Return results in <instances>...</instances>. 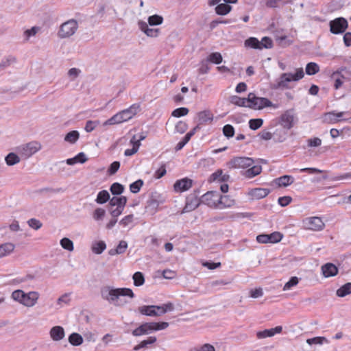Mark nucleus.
<instances>
[{
	"instance_id": "2eb2a0df",
	"label": "nucleus",
	"mask_w": 351,
	"mask_h": 351,
	"mask_svg": "<svg viewBox=\"0 0 351 351\" xmlns=\"http://www.w3.org/2000/svg\"><path fill=\"white\" fill-rule=\"evenodd\" d=\"M304 224L306 228L315 231L322 230L324 228V223L319 217L306 218L304 221Z\"/></svg>"
},
{
	"instance_id": "8fccbe9b",
	"label": "nucleus",
	"mask_w": 351,
	"mask_h": 351,
	"mask_svg": "<svg viewBox=\"0 0 351 351\" xmlns=\"http://www.w3.org/2000/svg\"><path fill=\"white\" fill-rule=\"evenodd\" d=\"M306 73L308 75L316 74L319 71V67L317 64L315 62H309L306 66Z\"/></svg>"
},
{
	"instance_id": "7c9ffc66",
	"label": "nucleus",
	"mask_w": 351,
	"mask_h": 351,
	"mask_svg": "<svg viewBox=\"0 0 351 351\" xmlns=\"http://www.w3.org/2000/svg\"><path fill=\"white\" fill-rule=\"evenodd\" d=\"M287 136V130L284 129L283 127L276 128L273 132V139L275 142L282 143L284 142Z\"/></svg>"
},
{
	"instance_id": "774afa93",
	"label": "nucleus",
	"mask_w": 351,
	"mask_h": 351,
	"mask_svg": "<svg viewBox=\"0 0 351 351\" xmlns=\"http://www.w3.org/2000/svg\"><path fill=\"white\" fill-rule=\"evenodd\" d=\"M82 71L77 68H71L68 71V76L71 81L75 80L81 74Z\"/></svg>"
},
{
	"instance_id": "9b49d317",
	"label": "nucleus",
	"mask_w": 351,
	"mask_h": 351,
	"mask_svg": "<svg viewBox=\"0 0 351 351\" xmlns=\"http://www.w3.org/2000/svg\"><path fill=\"white\" fill-rule=\"evenodd\" d=\"M202 204L201 198H198L197 193L195 191L193 193L189 194L186 198V204L183 210L182 213H189L194 210Z\"/></svg>"
},
{
	"instance_id": "2f4dec72",
	"label": "nucleus",
	"mask_w": 351,
	"mask_h": 351,
	"mask_svg": "<svg viewBox=\"0 0 351 351\" xmlns=\"http://www.w3.org/2000/svg\"><path fill=\"white\" fill-rule=\"evenodd\" d=\"M173 304L171 302H167L162 305H155V310L156 311V316H160L167 312L173 311Z\"/></svg>"
},
{
	"instance_id": "680f3d73",
	"label": "nucleus",
	"mask_w": 351,
	"mask_h": 351,
	"mask_svg": "<svg viewBox=\"0 0 351 351\" xmlns=\"http://www.w3.org/2000/svg\"><path fill=\"white\" fill-rule=\"evenodd\" d=\"M299 282V279L296 276L291 277L283 287V291H288L291 289L293 287L296 286Z\"/></svg>"
},
{
	"instance_id": "c9c22d12",
	"label": "nucleus",
	"mask_w": 351,
	"mask_h": 351,
	"mask_svg": "<svg viewBox=\"0 0 351 351\" xmlns=\"http://www.w3.org/2000/svg\"><path fill=\"white\" fill-rule=\"evenodd\" d=\"M232 7L230 5L224 2L216 5L215 10L217 14L223 16L228 14L232 10Z\"/></svg>"
},
{
	"instance_id": "f8f14e48",
	"label": "nucleus",
	"mask_w": 351,
	"mask_h": 351,
	"mask_svg": "<svg viewBox=\"0 0 351 351\" xmlns=\"http://www.w3.org/2000/svg\"><path fill=\"white\" fill-rule=\"evenodd\" d=\"M219 193L215 191H208L201 197L202 204L208 207L218 208Z\"/></svg>"
},
{
	"instance_id": "bb28decb",
	"label": "nucleus",
	"mask_w": 351,
	"mask_h": 351,
	"mask_svg": "<svg viewBox=\"0 0 351 351\" xmlns=\"http://www.w3.org/2000/svg\"><path fill=\"white\" fill-rule=\"evenodd\" d=\"M323 275L326 278L335 276L338 273V268L332 263H326L322 267Z\"/></svg>"
},
{
	"instance_id": "052dcab7",
	"label": "nucleus",
	"mask_w": 351,
	"mask_h": 351,
	"mask_svg": "<svg viewBox=\"0 0 351 351\" xmlns=\"http://www.w3.org/2000/svg\"><path fill=\"white\" fill-rule=\"evenodd\" d=\"M25 293L20 289L15 290L12 293V298L22 304Z\"/></svg>"
},
{
	"instance_id": "5701e85b",
	"label": "nucleus",
	"mask_w": 351,
	"mask_h": 351,
	"mask_svg": "<svg viewBox=\"0 0 351 351\" xmlns=\"http://www.w3.org/2000/svg\"><path fill=\"white\" fill-rule=\"evenodd\" d=\"M346 114H348L346 112H335L333 111L326 113L325 117L330 122L335 123L341 121L348 120V118H343V116Z\"/></svg>"
},
{
	"instance_id": "6e6552de",
	"label": "nucleus",
	"mask_w": 351,
	"mask_h": 351,
	"mask_svg": "<svg viewBox=\"0 0 351 351\" xmlns=\"http://www.w3.org/2000/svg\"><path fill=\"white\" fill-rule=\"evenodd\" d=\"M41 145L39 143L32 141L18 147L17 152L23 157L27 158L39 151Z\"/></svg>"
},
{
	"instance_id": "49530a36",
	"label": "nucleus",
	"mask_w": 351,
	"mask_h": 351,
	"mask_svg": "<svg viewBox=\"0 0 351 351\" xmlns=\"http://www.w3.org/2000/svg\"><path fill=\"white\" fill-rule=\"evenodd\" d=\"M247 98H241L237 95H233L230 97V101L232 104L240 107H247Z\"/></svg>"
},
{
	"instance_id": "c756f323",
	"label": "nucleus",
	"mask_w": 351,
	"mask_h": 351,
	"mask_svg": "<svg viewBox=\"0 0 351 351\" xmlns=\"http://www.w3.org/2000/svg\"><path fill=\"white\" fill-rule=\"evenodd\" d=\"M294 182V178L291 176L285 175L280 178H276L274 182L278 186H288Z\"/></svg>"
},
{
	"instance_id": "3c124183",
	"label": "nucleus",
	"mask_w": 351,
	"mask_h": 351,
	"mask_svg": "<svg viewBox=\"0 0 351 351\" xmlns=\"http://www.w3.org/2000/svg\"><path fill=\"white\" fill-rule=\"evenodd\" d=\"M16 62V59L14 57L12 56H9L4 59H3L0 63V71L5 69L12 63Z\"/></svg>"
},
{
	"instance_id": "864d4df0",
	"label": "nucleus",
	"mask_w": 351,
	"mask_h": 351,
	"mask_svg": "<svg viewBox=\"0 0 351 351\" xmlns=\"http://www.w3.org/2000/svg\"><path fill=\"white\" fill-rule=\"evenodd\" d=\"M134 285L136 287L143 285L145 282L143 274L140 271H136L133 275Z\"/></svg>"
},
{
	"instance_id": "338daca9",
	"label": "nucleus",
	"mask_w": 351,
	"mask_h": 351,
	"mask_svg": "<svg viewBox=\"0 0 351 351\" xmlns=\"http://www.w3.org/2000/svg\"><path fill=\"white\" fill-rule=\"evenodd\" d=\"M27 224L30 228L36 230L40 229L43 226V223L40 222V221L35 218L29 219L27 221Z\"/></svg>"
},
{
	"instance_id": "20e7f679",
	"label": "nucleus",
	"mask_w": 351,
	"mask_h": 351,
	"mask_svg": "<svg viewBox=\"0 0 351 351\" xmlns=\"http://www.w3.org/2000/svg\"><path fill=\"white\" fill-rule=\"evenodd\" d=\"M169 325V323L166 322L143 323L132 331V335L134 337L149 335L155 331L165 330Z\"/></svg>"
},
{
	"instance_id": "4d7b16f0",
	"label": "nucleus",
	"mask_w": 351,
	"mask_h": 351,
	"mask_svg": "<svg viewBox=\"0 0 351 351\" xmlns=\"http://www.w3.org/2000/svg\"><path fill=\"white\" fill-rule=\"evenodd\" d=\"M263 124L262 119H252L249 121V127L252 130H256L260 128Z\"/></svg>"
},
{
	"instance_id": "6ab92c4d",
	"label": "nucleus",
	"mask_w": 351,
	"mask_h": 351,
	"mask_svg": "<svg viewBox=\"0 0 351 351\" xmlns=\"http://www.w3.org/2000/svg\"><path fill=\"white\" fill-rule=\"evenodd\" d=\"M282 327L281 326H276L273 328L265 329L262 331H258L256 334L258 339H265L267 337H271L274 336L276 334H279L282 332Z\"/></svg>"
},
{
	"instance_id": "0eeeda50",
	"label": "nucleus",
	"mask_w": 351,
	"mask_h": 351,
	"mask_svg": "<svg viewBox=\"0 0 351 351\" xmlns=\"http://www.w3.org/2000/svg\"><path fill=\"white\" fill-rule=\"evenodd\" d=\"M78 24L76 20L70 19L63 23L60 27L58 36L60 38H68L73 35L77 29Z\"/></svg>"
},
{
	"instance_id": "f03ea898",
	"label": "nucleus",
	"mask_w": 351,
	"mask_h": 351,
	"mask_svg": "<svg viewBox=\"0 0 351 351\" xmlns=\"http://www.w3.org/2000/svg\"><path fill=\"white\" fill-rule=\"evenodd\" d=\"M140 110L141 104L139 103L134 104L129 108L117 112L106 120L104 125H114L128 121L134 117Z\"/></svg>"
},
{
	"instance_id": "473e14b6",
	"label": "nucleus",
	"mask_w": 351,
	"mask_h": 351,
	"mask_svg": "<svg viewBox=\"0 0 351 351\" xmlns=\"http://www.w3.org/2000/svg\"><path fill=\"white\" fill-rule=\"evenodd\" d=\"M87 160V158L84 152L77 154L73 158H68L66 160V163L69 165H73L76 163L83 164Z\"/></svg>"
},
{
	"instance_id": "c85d7f7f",
	"label": "nucleus",
	"mask_w": 351,
	"mask_h": 351,
	"mask_svg": "<svg viewBox=\"0 0 351 351\" xmlns=\"http://www.w3.org/2000/svg\"><path fill=\"white\" fill-rule=\"evenodd\" d=\"M262 171V167L261 165H254L248 167V169L242 173V175L248 179H251L258 175Z\"/></svg>"
},
{
	"instance_id": "37998d69",
	"label": "nucleus",
	"mask_w": 351,
	"mask_h": 351,
	"mask_svg": "<svg viewBox=\"0 0 351 351\" xmlns=\"http://www.w3.org/2000/svg\"><path fill=\"white\" fill-rule=\"evenodd\" d=\"M68 339H69V342L74 346H80L83 343L82 337L77 332L71 333L69 336Z\"/></svg>"
},
{
	"instance_id": "a19ab883",
	"label": "nucleus",
	"mask_w": 351,
	"mask_h": 351,
	"mask_svg": "<svg viewBox=\"0 0 351 351\" xmlns=\"http://www.w3.org/2000/svg\"><path fill=\"white\" fill-rule=\"evenodd\" d=\"M135 136H133V138L131 139L130 143L132 144V148L131 149H127L124 152V155L125 156H131L136 154L141 145V143H139L138 141H134V138Z\"/></svg>"
},
{
	"instance_id": "f704fd0d",
	"label": "nucleus",
	"mask_w": 351,
	"mask_h": 351,
	"mask_svg": "<svg viewBox=\"0 0 351 351\" xmlns=\"http://www.w3.org/2000/svg\"><path fill=\"white\" fill-rule=\"evenodd\" d=\"M127 203V197L125 196L113 197L110 199V205L111 206H117V208H125Z\"/></svg>"
},
{
	"instance_id": "f257e3e1",
	"label": "nucleus",
	"mask_w": 351,
	"mask_h": 351,
	"mask_svg": "<svg viewBox=\"0 0 351 351\" xmlns=\"http://www.w3.org/2000/svg\"><path fill=\"white\" fill-rule=\"evenodd\" d=\"M101 298L108 301L110 304L115 306H122L121 300H119L120 297H129L133 298L134 294L132 290L130 288H114L111 286H104L100 289Z\"/></svg>"
},
{
	"instance_id": "4468645a",
	"label": "nucleus",
	"mask_w": 351,
	"mask_h": 351,
	"mask_svg": "<svg viewBox=\"0 0 351 351\" xmlns=\"http://www.w3.org/2000/svg\"><path fill=\"white\" fill-rule=\"evenodd\" d=\"M346 72V68H341L339 70L331 74L330 79L334 82V88L335 90L339 89L345 82L348 81V77L344 75Z\"/></svg>"
},
{
	"instance_id": "f3484780",
	"label": "nucleus",
	"mask_w": 351,
	"mask_h": 351,
	"mask_svg": "<svg viewBox=\"0 0 351 351\" xmlns=\"http://www.w3.org/2000/svg\"><path fill=\"white\" fill-rule=\"evenodd\" d=\"M192 185L193 180L188 178H184L177 180L173 185V188L176 192H184L191 188Z\"/></svg>"
},
{
	"instance_id": "a18cd8bd",
	"label": "nucleus",
	"mask_w": 351,
	"mask_h": 351,
	"mask_svg": "<svg viewBox=\"0 0 351 351\" xmlns=\"http://www.w3.org/2000/svg\"><path fill=\"white\" fill-rule=\"evenodd\" d=\"M222 56L219 52H213L209 54L206 60L208 62L219 64L222 62Z\"/></svg>"
},
{
	"instance_id": "a211bd4d",
	"label": "nucleus",
	"mask_w": 351,
	"mask_h": 351,
	"mask_svg": "<svg viewBox=\"0 0 351 351\" xmlns=\"http://www.w3.org/2000/svg\"><path fill=\"white\" fill-rule=\"evenodd\" d=\"M230 179V176L227 173H223L222 169H217L216 171L213 173L209 178V182H226Z\"/></svg>"
},
{
	"instance_id": "cd10ccee",
	"label": "nucleus",
	"mask_w": 351,
	"mask_h": 351,
	"mask_svg": "<svg viewBox=\"0 0 351 351\" xmlns=\"http://www.w3.org/2000/svg\"><path fill=\"white\" fill-rule=\"evenodd\" d=\"M235 204L234 199H232L228 195H222L219 194V209L230 208Z\"/></svg>"
},
{
	"instance_id": "58836bf2",
	"label": "nucleus",
	"mask_w": 351,
	"mask_h": 351,
	"mask_svg": "<svg viewBox=\"0 0 351 351\" xmlns=\"http://www.w3.org/2000/svg\"><path fill=\"white\" fill-rule=\"evenodd\" d=\"M157 339L154 336H150L147 339L142 341L140 343L134 347V350L138 351L142 348H147L149 345L156 343Z\"/></svg>"
},
{
	"instance_id": "7ed1b4c3",
	"label": "nucleus",
	"mask_w": 351,
	"mask_h": 351,
	"mask_svg": "<svg viewBox=\"0 0 351 351\" xmlns=\"http://www.w3.org/2000/svg\"><path fill=\"white\" fill-rule=\"evenodd\" d=\"M304 75L302 68L297 69L295 73H282L276 83L273 85L274 89H287L290 88L289 83L291 82H296L301 80Z\"/></svg>"
},
{
	"instance_id": "4c0bfd02",
	"label": "nucleus",
	"mask_w": 351,
	"mask_h": 351,
	"mask_svg": "<svg viewBox=\"0 0 351 351\" xmlns=\"http://www.w3.org/2000/svg\"><path fill=\"white\" fill-rule=\"evenodd\" d=\"M138 312L146 316H156V311L155 310V305L142 306L138 307Z\"/></svg>"
},
{
	"instance_id": "4be33fe9",
	"label": "nucleus",
	"mask_w": 351,
	"mask_h": 351,
	"mask_svg": "<svg viewBox=\"0 0 351 351\" xmlns=\"http://www.w3.org/2000/svg\"><path fill=\"white\" fill-rule=\"evenodd\" d=\"M139 29L143 32L147 36L156 37L158 36L160 29L158 28H150L148 24L145 22L140 21H138Z\"/></svg>"
},
{
	"instance_id": "ddd939ff",
	"label": "nucleus",
	"mask_w": 351,
	"mask_h": 351,
	"mask_svg": "<svg viewBox=\"0 0 351 351\" xmlns=\"http://www.w3.org/2000/svg\"><path fill=\"white\" fill-rule=\"evenodd\" d=\"M283 235L279 232H274L271 234H261L256 237V241L259 243H276L281 241Z\"/></svg>"
},
{
	"instance_id": "79ce46f5",
	"label": "nucleus",
	"mask_w": 351,
	"mask_h": 351,
	"mask_svg": "<svg viewBox=\"0 0 351 351\" xmlns=\"http://www.w3.org/2000/svg\"><path fill=\"white\" fill-rule=\"evenodd\" d=\"M351 293V282H347L337 290V295L341 298Z\"/></svg>"
},
{
	"instance_id": "5fc2aeb1",
	"label": "nucleus",
	"mask_w": 351,
	"mask_h": 351,
	"mask_svg": "<svg viewBox=\"0 0 351 351\" xmlns=\"http://www.w3.org/2000/svg\"><path fill=\"white\" fill-rule=\"evenodd\" d=\"M60 243L62 247L64 248V250L71 252L74 249L73 243L69 238L64 237L62 239Z\"/></svg>"
},
{
	"instance_id": "a878e982",
	"label": "nucleus",
	"mask_w": 351,
	"mask_h": 351,
	"mask_svg": "<svg viewBox=\"0 0 351 351\" xmlns=\"http://www.w3.org/2000/svg\"><path fill=\"white\" fill-rule=\"evenodd\" d=\"M199 129V125H197L195 128H193L184 136V138L180 142L178 143L175 147V149L176 151L181 150L185 146V145L190 141L191 137L195 134L196 131Z\"/></svg>"
},
{
	"instance_id": "6e6d98bb",
	"label": "nucleus",
	"mask_w": 351,
	"mask_h": 351,
	"mask_svg": "<svg viewBox=\"0 0 351 351\" xmlns=\"http://www.w3.org/2000/svg\"><path fill=\"white\" fill-rule=\"evenodd\" d=\"M163 18L158 14H154L148 17V23L150 26H155L161 24Z\"/></svg>"
},
{
	"instance_id": "69168bd1",
	"label": "nucleus",
	"mask_w": 351,
	"mask_h": 351,
	"mask_svg": "<svg viewBox=\"0 0 351 351\" xmlns=\"http://www.w3.org/2000/svg\"><path fill=\"white\" fill-rule=\"evenodd\" d=\"M106 215V211L101 208H97L93 214V217L95 221L102 220Z\"/></svg>"
},
{
	"instance_id": "9d476101",
	"label": "nucleus",
	"mask_w": 351,
	"mask_h": 351,
	"mask_svg": "<svg viewBox=\"0 0 351 351\" xmlns=\"http://www.w3.org/2000/svg\"><path fill=\"white\" fill-rule=\"evenodd\" d=\"M254 160L250 157H234L229 162V167L234 169H247L252 166Z\"/></svg>"
},
{
	"instance_id": "de8ad7c7",
	"label": "nucleus",
	"mask_w": 351,
	"mask_h": 351,
	"mask_svg": "<svg viewBox=\"0 0 351 351\" xmlns=\"http://www.w3.org/2000/svg\"><path fill=\"white\" fill-rule=\"evenodd\" d=\"M5 161L8 166H13L20 162V158L15 153L11 152L5 157Z\"/></svg>"
},
{
	"instance_id": "0e129e2a",
	"label": "nucleus",
	"mask_w": 351,
	"mask_h": 351,
	"mask_svg": "<svg viewBox=\"0 0 351 351\" xmlns=\"http://www.w3.org/2000/svg\"><path fill=\"white\" fill-rule=\"evenodd\" d=\"M189 113V109L185 107H181L175 109L172 113L171 115L174 117H181L183 116L186 115Z\"/></svg>"
},
{
	"instance_id": "1a4fd4ad",
	"label": "nucleus",
	"mask_w": 351,
	"mask_h": 351,
	"mask_svg": "<svg viewBox=\"0 0 351 351\" xmlns=\"http://www.w3.org/2000/svg\"><path fill=\"white\" fill-rule=\"evenodd\" d=\"M330 32L334 34H343L348 28V21L343 17H338L329 23Z\"/></svg>"
},
{
	"instance_id": "393cba45",
	"label": "nucleus",
	"mask_w": 351,
	"mask_h": 351,
	"mask_svg": "<svg viewBox=\"0 0 351 351\" xmlns=\"http://www.w3.org/2000/svg\"><path fill=\"white\" fill-rule=\"evenodd\" d=\"M213 114L209 110H203L197 113L199 124H206L213 120Z\"/></svg>"
},
{
	"instance_id": "412c9836",
	"label": "nucleus",
	"mask_w": 351,
	"mask_h": 351,
	"mask_svg": "<svg viewBox=\"0 0 351 351\" xmlns=\"http://www.w3.org/2000/svg\"><path fill=\"white\" fill-rule=\"evenodd\" d=\"M49 335L53 341H59L64 338L65 332L63 327L56 326L51 328Z\"/></svg>"
},
{
	"instance_id": "ea45409f",
	"label": "nucleus",
	"mask_w": 351,
	"mask_h": 351,
	"mask_svg": "<svg viewBox=\"0 0 351 351\" xmlns=\"http://www.w3.org/2000/svg\"><path fill=\"white\" fill-rule=\"evenodd\" d=\"M244 44H272V40L268 36H265L259 41L255 37H250L245 40Z\"/></svg>"
},
{
	"instance_id": "09e8293b",
	"label": "nucleus",
	"mask_w": 351,
	"mask_h": 351,
	"mask_svg": "<svg viewBox=\"0 0 351 351\" xmlns=\"http://www.w3.org/2000/svg\"><path fill=\"white\" fill-rule=\"evenodd\" d=\"M79 137V132L77 130H73L66 134L64 137V141L71 144H74L78 140Z\"/></svg>"
},
{
	"instance_id": "c03bdc74",
	"label": "nucleus",
	"mask_w": 351,
	"mask_h": 351,
	"mask_svg": "<svg viewBox=\"0 0 351 351\" xmlns=\"http://www.w3.org/2000/svg\"><path fill=\"white\" fill-rule=\"evenodd\" d=\"M110 200V194L108 191L102 190L97 195L95 202L97 204H103Z\"/></svg>"
},
{
	"instance_id": "72a5a7b5",
	"label": "nucleus",
	"mask_w": 351,
	"mask_h": 351,
	"mask_svg": "<svg viewBox=\"0 0 351 351\" xmlns=\"http://www.w3.org/2000/svg\"><path fill=\"white\" fill-rule=\"evenodd\" d=\"M106 248V244L103 241H93L91 245V250L95 254H101Z\"/></svg>"
},
{
	"instance_id": "e433bc0d",
	"label": "nucleus",
	"mask_w": 351,
	"mask_h": 351,
	"mask_svg": "<svg viewBox=\"0 0 351 351\" xmlns=\"http://www.w3.org/2000/svg\"><path fill=\"white\" fill-rule=\"evenodd\" d=\"M14 245L12 243H5L0 245V258L8 256L14 250Z\"/></svg>"
},
{
	"instance_id": "423d86ee",
	"label": "nucleus",
	"mask_w": 351,
	"mask_h": 351,
	"mask_svg": "<svg viewBox=\"0 0 351 351\" xmlns=\"http://www.w3.org/2000/svg\"><path fill=\"white\" fill-rule=\"evenodd\" d=\"M298 119L293 108L285 110L279 117V124L287 130H291L297 123Z\"/></svg>"
},
{
	"instance_id": "e2e57ef3",
	"label": "nucleus",
	"mask_w": 351,
	"mask_h": 351,
	"mask_svg": "<svg viewBox=\"0 0 351 351\" xmlns=\"http://www.w3.org/2000/svg\"><path fill=\"white\" fill-rule=\"evenodd\" d=\"M223 134L228 138L233 137L234 135V128L232 125L226 124L223 128Z\"/></svg>"
},
{
	"instance_id": "b1692460",
	"label": "nucleus",
	"mask_w": 351,
	"mask_h": 351,
	"mask_svg": "<svg viewBox=\"0 0 351 351\" xmlns=\"http://www.w3.org/2000/svg\"><path fill=\"white\" fill-rule=\"evenodd\" d=\"M270 193V189L265 188H255L251 189L248 194L252 198L259 199L265 197Z\"/></svg>"
},
{
	"instance_id": "aec40b11",
	"label": "nucleus",
	"mask_w": 351,
	"mask_h": 351,
	"mask_svg": "<svg viewBox=\"0 0 351 351\" xmlns=\"http://www.w3.org/2000/svg\"><path fill=\"white\" fill-rule=\"evenodd\" d=\"M38 297L39 295L38 292L36 291H30L27 293H25L22 304L27 307H32L36 304Z\"/></svg>"
},
{
	"instance_id": "bf43d9fd",
	"label": "nucleus",
	"mask_w": 351,
	"mask_h": 351,
	"mask_svg": "<svg viewBox=\"0 0 351 351\" xmlns=\"http://www.w3.org/2000/svg\"><path fill=\"white\" fill-rule=\"evenodd\" d=\"M143 185V181L141 179L132 182L130 185V190L132 193H137Z\"/></svg>"
},
{
	"instance_id": "dca6fc26",
	"label": "nucleus",
	"mask_w": 351,
	"mask_h": 351,
	"mask_svg": "<svg viewBox=\"0 0 351 351\" xmlns=\"http://www.w3.org/2000/svg\"><path fill=\"white\" fill-rule=\"evenodd\" d=\"M162 203V200L158 199L156 195H152L147 201L145 206L146 211L151 215L155 214L160 204Z\"/></svg>"
},
{
	"instance_id": "603ef678",
	"label": "nucleus",
	"mask_w": 351,
	"mask_h": 351,
	"mask_svg": "<svg viewBox=\"0 0 351 351\" xmlns=\"http://www.w3.org/2000/svg\"><path fill=\"white\" fill-rule=\"evenodd\" d=\"M124 190V186L119 183V182H114L113 183L110 188V192L115 195H121Z\"/></svg>"
},
{
	"instance_id": "13d9d810",
	"label": "nucleus",
	"mask_w": 351,
	"mask_h": 351,
	"mask_svg": "<svg viewBox=\"0 0 351 351\" xmlns=\"http://www.w3.org/2000/svg\"><path fill=\"white\" fill-rule=\"evenodd\" d=\"M40 30L41 27L38 26H34L30 29H26L24 32V36L25 40H28L30 37L34 36Z\"/></svg>"
},
{
	"instance_id": "39448f33",
	"label": "nucleus",
	"mask_w": 351,
	"mask_h": 351,
	"mask_svg": "<svg viewBox=\"0 0 351 351\" xmlns=\"http://www.w3.org/2000/svg\"><path fill=\"white\" fill-rule=\"evenodd\" d=\"M247 108L254 110H261L266 107L278 108V104H273L269 99L257 97L255 93H250L247 96Z\"/></svg>"
}]
</instances>
